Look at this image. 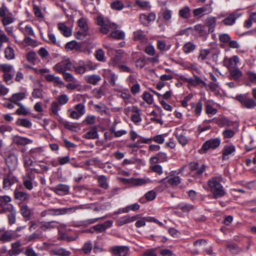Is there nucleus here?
Returning a JSON list of instances; mask_svg holds the SVG:
<instances>
[{
  "label": "nucleus",
  "mask_w": 256,
  "mask_h": 256,
  "mask_svg": "<svg viewBox=\"0 0 256 256\" xmlns=\"http://www.w3.org/2000/svg\"><path fill=\"white\" fill-rule=\"evenodd\" d=\"M31 150H30L29 153H24L23 154L24 164L26 168L27 174L24 178V184L25 187L28 190L32 188V183L31 174H32V168L31 166L32 165V160H31Z\"/></svg>",
  "instance_id": "f257e3e1"
},
{
  "label": "nucleus",
  "mask_w": 256,
  "mask_h": 256,
  "mask_svg": "<svg viewBox=\"0 0 256 256\" xmlns=\"http://www.w3.org/2000/svg\"><path fill=\"white\" fill-rule=\"evenodd\" d=\"M111 8L114 10H120L124 8V4L120 0L114 2L111 4Z\"/></svg>",
  "instance_id": "bf43d9fd"
},
{
  "label": "nucleus",
  "mask_w": 256,
  "mask_h": 256,
  "mask_svg": "<svg viewBox=\"0 0 256 256\" xmlns=\"http://www.w3.org/2000/svg\"><path fill=\"white\" fill-rule=\"evenodd\" d=\"M33 12L38 21L41 22L44 20V15L42 10L38 6L33 5Z\"/></svg>",
  "instance_id": "473e14b6"
},
{
  "label": "nucleus",
  "mask_w": 256,
  "mask_h": 256,
  "mask_svg": "<svg viewBox=\"0 0 256 256\" xmlns=\"http://www.w3.org/2000/svg\"><path fill=\"white\" fill-rule=\"evenodd\" d=\"M238 62L239 58L237 56H234L230 58L226 57L224 60V65L228 68V70L237 68Z\"/></svg>",
  "instance_id": "9d476101"
},
{
  "label": "nucleus",
  "mask_w": 256,
  "mask_h": 256,
  "mask_svg": "<svg viewBox=\"0 0 256 256\" xmlns=\"http://www.w3.org/2000/svg\"><path fill=\"white\" fill-rule=\"evenodd\" d=\"M73 68L74 64L69 59H66L56 64L54 67V70L57 72L62 74L66 70H72Z\"/></svg>",
  "instance_id": "423d86ee"
},
{
  "label": "nucleus",
  "mask_w": 256,
  "mask_h": 256,
  "mask_svg": "<svg viewBox=\"0 0 256 256\" xmlns=\"http://www.w3.org/2000/svg\"><path fill=\"white\" fill-rule=\"evenodd\" d=\"M19 26L21 32L25 36L32 34V28L30 26L26 24L25 22H22Z\"/></svg>",
  "instance_id": "7c9ffc66"
},
{
  "label": "nucleus",
  "mask_w": 256,
  "mask_h": 256,
  "mask_svg": "<svg viewBox=\"0 0 256 256\" xmlns=\"http://www.w3.org/2000/svg\"><path fill=\"white\" fill-rule=\"evenodd\" d=\"M82 46V44L78 42L76 40H72L68 42L65 46V48L67 50H76V51H80Z\"/></svg>",
  "instance_id": "412c9836"
},
{
  "label": "nucleus",
  "mask_w": 256,
  "mask_h": 256,
  "mask_svg": "<svg viewBox=\"0 0 256 256\" xmlns=\"http://www.w3.org/2000/svg\"><path fill=\"white\" fill-rule=\"evenodd\" d=\"M13 142L18 145H26L31 142V140L24 137L14 136L12 138Z\"/></svg>",
  "instance_id": "5701e85b"
},
{
  "label": "nucleus",
  "mask_w": 256,
  "mask_h": 256,
  "mask_svg": "<svg viewBox=\"0 0 256 256\" xmlns=\"http://www.w3.org/2000/svg\"><path fill=\"white\" fill-rule=\"evenodd\" d=\"M143 256H157L156 249L152 248L146 250L142 254Z\"/></svg>",
  "instance_id": "774afa93"
},
{
  "label": "nucleus",
  "mask_w": 256,
  "mask_h": 256,
  "mask_svg": "<svg viewBox=\"0 0 256 256\" xmlns=\"http://www.w3.org/2000/svg\"><path fill=\"white\" fill-rule=\"evenodd\" d=\"M129 250V248L127 246H114L110 248L109 252L113 256H126Z\"/></svg>",
  "instance_id": "0eeeda50"
},
{
  "label": "nucleus",
  "mask_w": 256,
  "mask_h": 256,
  "mask_svg": "<svg viewBox=\"0 0 256 256\" xmlns=\"http://www.w3.org/2000/svg\"><path fill=\"white\" fill-rule=\"evenodd\" d=\"M97 24L100 26V31L103 34H107L110 29L116 30L117 25L115 24H111L108 21L105 20L102 16L97 17Z\"/></svg>",
  "instance_id": "7ed1b4c3"
},
{
  "label": "nucleus",
  "mask_w": 256,
  "mask_h": 256,
  "mask_svg": "<svg viewBox=\"0 0 256 256\" xmlns=\"http://www.w3.org/2000/svg\"><path fill=\"white\" fill-rule=\"evenodd\" d=\"M51 110L52 112L55 114H58V111L60 110L59 104L57 102H53L51 104Z\"/></svg>",
  "instance_id": "338daca9"
},
{
  "label": "nucleus",
  "mask_w": 256,
  "mask_h": 256,
  "mask_svg": "<svg viewBox=\"0 0 256 256\" xmlns=\"http://www.w3.org/2000/svg\"><path fill=\"white\" fill-rule=\"evenodd\" d=\"M5 58L8 60H12L14 58L15 54L14 50L11 46H8L4 50Z\"/></svg>",
  "instance_id": "f704fd0d"
},
{
  "label": "nucleus",
  "mask_w": 256,
  "mask_h": 256,
  "mask_svg": "<svg viewBox=\"0 0 256 256\" xmlns=\"http://www.w3.org/2000/svg\"><path fill=\"white\" fill-rule=\"evenodd\" d=\"M196 47V45L193 42H187L184 45L182 50L185 54H190L194 52Z\"/></svg>",
  "instance_id": "c756f323"
},
{
  "label": "nucleus",
  "mask_w": 256,
  "mask_h": 256,
  "mask_svg": "<svg viewBox=\"0 0 256 256\" xmlns=\"http://www.w3.org/2000/svg\"><path fill=\"white\" fill-rule=\"evenodd\" d=\"M130 82L131 83L134 84L130 88L131 92L133 94H136L140 92V84L137 82L136 80L133 77L130 76Z\"/></svg>",
  "instance_id": "2f4dec72"
},
{
  "label": "nucleus",
  "mask_w": 256,
  "mask_h": 256,
  "mask_svg": "<svg viewBox=\"0 0 256 256\" xmlns=\"http://www.w3.org/2000/svg\"><path fill=\"white\" fill-rule=\"evenodd\" d=\"M92 248V242L90 241H88L84 244L82 248V250L84 254H88L91 252Z\"/></svg>",
  "instance_id": "a18cd8bd"
},
{
  "label": "nucleus",
  "mask_w": 256,
  "mask_h": 256,
  "mask_svg": "<svg viewBox=\"0 0 256 256\" xmlns=\"http://www.w3.org/2000/svg\"><path fill=\"white\" fill-rule=\"evenodd\" d=\"M78 25L82 30L88 31V26L86 18H82L79 19L78 20Z\"/></svg>",
  "instance_id": "864d4df0"
},
{
  "label": "nucleus",
  "mask_w": 256,
  "mask_h": 256,
  "mask_svg": "<svg viewBox=\"0 0 256 256\" xmlns=\"http://www.w3.org/2000/svg\"><path fill=\"white\" fill-rule=\"evenodd\" d=\"M134 40L142 42L147 40L146 35L144 34V32L140 30H138L134 32Z\"/></svg>",
  "instance_id": "a878e982"
},
{
  "label": "nucleus",
  "mask_w": 256,
  "mask_h": 256,
  "mask_svg": "<svg viewBox=\"0 0 256 256\" xmlns=\"http://www.w3.org/2000/svg\"><path fill=\"white\" fill-rule=\"evenodd\" d=\"M24 94L22 92L16 93L12 94L9 98V100L17 105H20V101L24 99Z\"/></svg>",
  "instance_id": "c85d7f7f"
},
{
  "label": "nucleus",
  "mask_w": 256,
  "mask_h": 256,
  "mask_svg": "<svg viewBox=\"0 0 256 256\" xmlns=\"http://www.w3.org/2000/svg\"><path fill=\"white\" fill-rule=\"evenodd\" d=\"M46 80L48 82H54L56 84H62V81L58 77L55 76L54 74H48L45 76Z\"/></svg>",
  "instance_id": "79ce46f5"
},
{
  "label": "nucleus",
  "mask_w": 256,
  "mask_h": 256,
  "mask_svg": "<svg viewBox=\"0 0 256 256\" xmlns=\"http://www.w3.org/2000/svg\"><path fill=\"white\" fill-rule=\"evenodd\" d=\"M140 218L139 215L130 216H125L117 220V224L118 226H121L124 224L133 222Z\"/></svg>",
  "instance_id": "4468645a"
},
{
  "label": "nucleus",
  "mask_w": 256,
  "mask_h": 256,
  "mask_svg": "<svg viewBox=\"0 0 256 256\" xmlns=\"http://www.w3.org/2000/svg\"><path fill=\"white\" fill-rule=\"evenodd\" d=\"M201 78L197 75H194L193 78H190V84L192 86H196L200 84Z\"/></svg>",
  "instance_id": "052dcab7"
},
{
  "label": "nucleus",
  "mask_w": 256,
  "mask_h": 256,
  "mask_svg": "<svg viewBox=\"0 0 256 256\" xmlns=\"http://www.w3.org/2000/svg\"><path fill=\"white\" fill-rule=\"evenodd\" d=\"M75 110L78 112L82 116L84 114L85 112L84 106L82 104H78L74 107Z\"/></svg>",
  "instance_id": "69168bd1"
},
{
  "label": "nucleus",
  "mask_w": 256,
  "mask_h": 256,
  "mask_svg": "<svg viewBox=\"0 0 256 256\" xmlns=\"http://www.w3.org/2000/svg\"><path fill=\"white\" fill-rule=\"evenodd\" d=\"M85 80L88 83L96 85L101 80V78L98 74H92L86 76Z\"/></svg>",
  "instance_id": "393cba45"
},
{
  "label": "nucleus",
  "mask_w": 256,
  "mask_h": 256,
  "mask_svg": "<svg viewBox=\"0 0 256 256\" xmlns=\"http://www.w3.org/2000/svg\"><path fill=\"white\" fill-rule=\"evenodd\" d=\"M113 221L107 220L104 223L94 226L90 229V232L92 233L96 232L97 233H102L104 232L107 228L112 226Z\"/></svg>",
  "instance_id": "1a4fd4ad"
},
{
  "label": "nucleus",
  "mask_w": 256,
  "mask_h": 256,
  "mask_svg": "<svg viewBox=\"0 0 256 256\" xmlns=\"http://www.w3.org/2000/svg\"><path fill=\"white\" fill-rule=\"evenodd\" d=\"M228 78L230 80H238L242 76V72L237 67L229 70Z\"/></svg>",
  "instance_id": "f3484780"
},
{
  "label": "nucleus",
  "mask_w": 256,
  "mask_h": 256,
  "mask_svg": "<svg viewBox=\"0 0 256 256\" xmlns=\"http://www.w3.org/2000/svg\"><path fill=\"white\" fill-rule=\"evenodd\" d=\"M11 201V198L10 196H0V206L4 208H8V205H10L8 204Z\"/></svg>",
  "instance_id": "37998d69"
},
{
  "label": "nucleus",
  "mask_w": 256,
  "mask_h": 256,
  "mask_svg": "<svg viewBox=\"0 0 256 256\" xmlns=\"http://www.w3.org/2000/svg\"><path fill=\"white\" fill-rule=\"evenodd\" d=\"M20 44L24 48H26L32 45V39L28 36H26L24 40L20 42Z\"/></svg>",
  "instance_id": "8fccbe9b"
},
{
  "label": "nucleus",
  "mask_w": 256,
  "mask_h": 256,
  "mask_svg": "<svg viewBox=\"0 0 256 256\" xmlns=\"http://www.w3.org/2000/svg\"><path fill=\"white\" fill-rule=\"evenodd\" d=\"M5 162L10 171L14 170L17 166V158L16 156L13 154H9L7 156L6 158H5Z\"/></svg>",
  "instance_id": "9b49d317"
},
{
  "label": "nucleus",
  "mask_w": 256,
  "mask_h": 256,
  "mask_svg": "<svg viewBox=\"0 0 256 256\" xmlns=\"http://www.w3.org/2000/svg\"><path fill=\"white\" fill-rule=\"evenodd\" d=\"M57 222H46L44 224H43L42 226L43 230H50L53 228L57 226Z\"/></svg>",
  "instance_id": "e2e57ef3"
},
{
  "label": "nucleus",
  "mask_w": 256,
  "mask_h": 256,
  "mask_svg": "<svg viewBox=\"0 0 256 256\" xmlns=\"http://www.w3.org/2000/svg\"><path fill=\"white\" fill-rule=\"evenodd\" d=\"M104 76L106 78L112 86H116V80L117 76L110 70H106L104 73Z\"/></svg>",
  "instance_id": "dca6fc26"
},
{
  "label": "nucleus",
  "mask_w": 256,
  "mask_h": 256,
  "mask_svg": "<svg viewBox=\"0 0 256 256\" xmlns=\"http://www.w3.org/2000/svg\"><path fill=\"white\" fill-rule=\"evenodd\" d=\"M52 254L58 256H70L71 252L62 248H56L51 250Z\"/></svg>",
  "instance_id": "4be33fe9"
},
{
  "label": "nucleus",
  "mask_w": 256,
  "mask_h": 256,
  "mask_svg": "<svg viewBox=\"0 0 256 256\" xmlns=\"http://www.w3.org/2000/svg\"><path fill=\"white\" fill-rule=\"evenodd\" d=\"M73 69L76 74H84L86 70L82 62H80L78 66H74Z\"/></svg>",
  "instance_id": "a19ab883"
},
{
  "label": "nucleus",
  "mask_w": 256,
  "mask_h": 256,
  "mask_svg": "<svg viewBox=\"0 0 256 256\" xmlns=\"http://www.w3.org/2000/svg\"><path fill=\"white\" fill-rule=\"evenodd\" d=\"M26 60L30 63V64H28L25 61H23V65L24 66L29 69L32 68V66L30 64H32V52H29L26 56Z\"/></svg>",
  "instance_id": "de8ad7c7"
},
{
  "label": "nucleus",
  "mask_w": 256,
  "mask_h": 256,
  "mask_svg": "<svg viewBox=\"0 0 256 256\" xmlns=\"http://www.w3.org/2000/svg\"><path fill=\"white\" fill-rule=\"evenodd\" d=\"M194 30L202 35H204L206 33L205 26L201 24H196L194 26Z\"/></svg>",
  "instance_id": "6e6d98bb"
},
{
  "label": "nucleus",
  "mask_w": 256,
  "mask_h": 256,
  "mask_svg": "<svg viewBox=\"0 0 256 256\" xmlns=\"http://www.w3.org/2000/svg\"><path fill=\"white\" fill-rule=\"evenodd\" d=\"M11 245L12 248L8 251L10 256H16L20 253V246L21 244L20 242L18 241L16 242L12 243Z\"/></svg>",
  "instance_id": "6ab92c4d"
},
{
  "label": "nucleus",
  "mask_w": 256,
  "mask_h": 256,
  "mask_svg": "<svg viewBox=\"0 0 256 256\" xmlns=\"http://www.w3.org/2000/svg\"><path fill=\"white\" fill-rule=\"evenodd\" d=\"M122 181L130 186H142L150 182V180L148 178H122Z\"/></svg>",
  "instance_id": "6e6552de"
},
{
  "label": "nucleus",
  "mask_w": 256,
  "mask_h": 256,
  "mask_svg": "<svg viewBox=\"0 0 256 256\" xmlns=\"http://www.w3.org/2000/svg\"><path fill=\"white\" fill-rule=\"evenodd\" d=\"M220 144V140L219 138H211L206 140L203 144L199 150L200 154H204L210 149L214 150L218 148Z\"/></svg>",
  "instance_id": "39448f33"
},
{
  "label": "nucleus",
  "mask_w": 256,
  "mask_h": 256,
  "mask_svg": "<svg viewBox=\"0 0 256 256\" xmlns=\"http://www.w3.org/2000/svg\"><path fill=\"white\" fill-rule=\"evenodd\" d=\"M0 68L4 74H15L14 66L12 65L2 64L0 66Z\"/></svg>",
  "instance_id": "4c0bfd02"
},
{
  "label": "nucleus",
  "mask_w": 256,
  "mask_h": 256,
  "mask_svg": "<svg viewBox=\"0 0 256 256\" xmlns=\"http://www.w3.org/2000/svg\"><path fill=\"white\" fill-rule=\"evenodd\" d=\"M123 52V50H117L114 56L110 60V64L113 66H115L119 64L122 58Z\"/></svg>",
  "instance_id": "cd10ccee"
},
{
  "label": "nucleus",
  "mask_w": 256,
  "mask_h": 256,
  "mask_svg": "<svg viewBox=\"0 0 256 256\" xmlns=\"http://www.w3.org/2000/svg\"><path fill=\"white\" fill-rule=\"evenodd\" d=\"M222 178L220 176L213 177L208 182V186L212 192H224V189L222 184Z\"/></svg>",
  "instance_id": "20e7f679"
},
{
  "label": "nucleus",
  "mask_w": 256,
  "mask_h": 256,
  "mask_svg": "<svg viewBox=\"0 0 256 256\" xmlns=\"http://www.w3.org/2000/svg\"><path fill=\"white\" fill-rule=\"evenodd\" d=\"M216 23V18L214 16H210L205 20V27L208 28V33H212L214 32Z\"/></svg>",
  "instance_id": "ddd939ff"
},
{
  "label": "nucleus",
  "mask_w": 256,
  "mask_h": 256,
  "mask_svg": "<svg viewBox=\"0 0 256 256\" xmlns=\"http://www.w3.org/2000/svg\"><path fill=\"white\" fill-rule=\"evenodd\" d=\"M175 136L180 144L184 146L187 144V139L185 136L182 134H178V132L175 134Z\"/></svg>",
  "instance_id": "680f3d73"
},
{
  "label": "nucleus",
  "mask_w": 256,
  "mask_h": 256,
  "mask_svg": "<svg viewBox=\"0 0 256 256\" xmlns=\"http://www.w3.org/2000/svg\"><path fill=\"white\" fill-rule=\"evenodd\" d=\"M252 94L254 100L249 97L248 94H240L236 96V100L238 101L242 106L248 109L254 108L256 106V88L252 90Z\"/></svg>",
  "instance_id": "f03ea898"
},
{
  "label": "nucleus",
  "mask_w": 256,
  "mask_h": 256,
  "mask_svg": "<svg viewBox=\"0 0 256 256\" xmlns=\"http://www.w3.org/2000/svg\"><path fill=\"white\" fill-rule=\"evenodd\" d=\"M84 138L86 139H96L98 138V134L96 127H93L86 134Z\"/></svg>",
  "instance_id": "72a5a7b5"
},
{
  "label": "nucleus",
  "mask_w": 256,
  "mask_h": 256,
  "mask_svg": "<svg viewBox=\"0 0 256 256\" xmlns=\"http://www.w3.org/2000/svg\"><path fill=\"white\" fill-rule=\"evenodd\" d=\"M168 179L166 182L172 186H176L180 182V179L178 176H174L170 178H166L164 180Z\"/></svg>",
  "instance_id": "58836bf2"
},
{
  "label": "nucleus",
  "mask_w": 256,
  "mask_h": 256,
  "mask_svg": "<svg viewBox=\"0 0 256 256\" xmlns=\"http://www.w3.org/2000/svg\"><path fill=\"white\" fill-rule=\"evenodd\" d=\"M95 56L97 60L100 62H105L104 52L102 49H98L96 50Z\"/></svg>",
  "instance_id": "09e8293b"
},
{
  "label": "nucleus",
  "mask_w": 256,
  "mask_h": 256,
  "mask_svg": "<svg viewBox=\"0 0 256 256\" xmlns=\"http://www.w3.org/2000/svg\"><path fill=\"white\" fill-rule=\"evenodd\" d=\"M12 238V235L10 232H6L0 236V242H10Z\"/></svg>",
  "instance_id": "c03bdc74"
},
{
  "label": "nucleus",
  "mask_w": 256,
  "mask_h": 256,
  "mask_svg": "<svg viewBox=\"0 0 256 256\" xmlns=\"http://www.w3.org/2000/svg\"><path fill=\"white\" fill-rule=\"evenodd\" d=\"M58 28L61 33L66 37H69L72 34L71 29L66 26L64 24H59Z\"/></svg>",
  "instance_id": "bb28decb"
},
{
  "label": "nucleus",
  "mask_w": 256,
  "mask_h": 256,
  "mask_svg": "<svg viewBox=\"0 0 256 256\" xmlns=\"http://www.w3.org/2000/svg\"><path fill=\"white\" fill-rule=\"evenodd\" d=\"M188 168L190 170L195 172L198 175L202 174L206 170V166L204 164L200 166L197 162H190L188 164Z\"/></svg>",
  "instance_id": "f8f14e48"
},
{
  "label": "nucleus",
  "mask_w": 256,
  "mask_h": 256,
  "mask_svg": "<svg viewBox=\"0 0 256 256\" xmlns=\"http://www.w3.org/2000/svg\"><path fill=\"white\" fill-rule=\"evenodd\" d=\"M16 181V178H12L10 176H8L4 179L3 186L4 188L9 187Z\"/></svg>",
  "instance_id": "e433bc0d"
},
{
  "label": "nucleus",
  "mask_w": 256,
  "mask_h": 256,
  "mask_svg": "<svg viewBox=\"0 0 256 256\" xmlns=\"http://www.w3.org/2000/svg\"><path fill=\"white\" fill-rule=\"evenodd\" d=\"M178 208L184 212H187L194 209V206L190 204H179Z\"/></svg>",
  "instance_id": "13d9d810"
},
{
  "label": "nucleus",
  "mask_w": 256,
  "mask_h": 256,
  "mask_svg": "<svg viewBox=\"0 0 256 256\" xmlns=\"http://www.w3.org/2000/svg\"><path fill=\"white\" fill-rule=\"evenodd\" d=\"M98 182L100 186L104 188H108V184L107 182V178L104 176H100L98 178Z\"/></svg>",
  "instance_id": "4d7b16f0"
},
{
  "label": "nucleus",
  "mask_w": 256,
  "mask_h": 256,
  "mask_svg": "<svg viewBox=\"0 0 256 256\" xmlns=\"http://www.w3.org/2000/svg\"><path fill=\"white\" fill-rule=\"evenodd\" d=\"M210 51L211 49H204L200 50L198 58L201 60H204L206 59L207 56L210 54Z\"/></svg>",
  "instance_id": "5fc2aeb1"
},
{
  "label": "nucleus",
  "mask_w": 256,
  "mask_h": 256,
  "mask_svg": "<svg viewBox=\"0 0 256 256\" xmlns=\"http://www.w3.org/2000/svg\"><path fill=\"white\" fill-rule=\"evenodd\" d=\"M16 124L18 126L25 128H30L31 126L30 122L26 118L18 120L16 121Z\"/></svg>",
  "instance_id": "603ef678"
},
{
  "label": "nucleus",
  "mask_w": 256,
  "mask_h": 256,
  "mask_svg": "<svg viewBox=\"0 0 256 256\" xmlns=\"http://www.w3.org/2000/svg\"><path fill=\"white\" fill-rule=\"evenodd\" d=\"M110 36L117 40H123L124 38V32L119 30H115L112 31L110 34Z\"/></svg>",
  "instance_id": "ea45409f"
},
{
  "label": "nucleus",
  "mask_w": 256,
  "mask_h": 256,
  "mask_svg": "<svg viewBox=\"0 0 256 256\" xmlns=\"http://www.w3.org/2000/svg\"><path fill=\"white\" fill-rule=\"evenodd\" d=\"M235 146L234 145L225 146L222 150V159L223 160L228 159V156L234 153L235 152Z\"/></svg>",
  "instance_id": "a211bd4d"
},
{
  "label": "nucleus",
  "mask_w": 256,
  "mask_h": 256,
  "mask_svg": "<svg viewBox=\"0 0 256 256\" xmlns=\"http://www.w3.org/2000/svg\"><path fill=\"white\" fill-rule=\"evenodd\" d=\"M156 197V193H146L144 197L140 198L139 202L142 204H144L146 201H151L154 200Z\"/></svg>",
  "instance_id": "c9c22d12"
},
{
  "label": "nucleus",
  "mask_w": 256,
  "mask_h": 256,
  "mask_svg": "<svg viewBox=\"0 0 256 256\" xmlns=\"http://www.w3.org/2000/svg\"><path fill=\"white\" fill-rule=\"evenodd\" d=\"M2 212H9L10 213L8 214V218L9 223L12 224L15 222L16 212L14 210V208L12 205H8V208H4L2 209Z\"/></svg>",
  "instance_id": "aec40b11"
},
{
  "label": "nucleus",
  "mask_w": 256,
  "mask_h": 256,
  "mask_svg": "<svg viewBox=\"0 0 256 256\" xmlns=\"http://www.w3.org/2000/svg\"><path fill=\"white\" fill-rule=\"evenodd\" d=\"M143 99L148 104H152L153 102V96L148 92L143 94Z\"/></svg>",
  "instance_id": "0e129e2a"
},
{
  "label": "nucleus",
  "mask_w": 256,
  "mask_h": 256,
  "mask_svg": "<svg viewBox=\"0 0 256 256\" xmlns=\"http://www.w3.org/2000/svg\"><path fill=\"white\" fill-rule=\"evenodd\" d=\"M190 8L188 6H185L178 11L179 16L184 19H188L190 16Z\"/></svg>",
  "instance_id": "b1692460"
},
{
  "label": "nucleus",
  "mask_w": 256,
  "mask_h": 256,
  "mask_svg": "<svg viewBox=\"0 0 256 256\" xmlns=\"http://www.w3.org/2000/svg\"><path fill=\"white\" fill-rule=\"evenodd\" d=\"M192 107H195L194 112L197 116H199L202 110V104L200 100H199L198 102L196 104L194 103L191 104Z\"/></svg>",
  "instance_id": "3c124183"
},
{
  "label": "nucleus",
  "mask_w": 256,
  "mask_h": 256,
  "mask_svg": "<svg viewBox=\"0 0 256 256\" xmlns=\"http://www.w3.org/2000/svg\"><path fill=\"white\" fill-rule=\"evenodd\" d=\"M140 208V205L137 203H135L124 208L122 210V212L126 213L130 210L136 211L139 210Z\"/></svg>",
  "instance_id": "49530a36"
},
{
  "label": "nucleus",
  "mask_w": 256,
  "mask_h": 256,
  "mask_svg": "<svg viewBox=\"0 0 256 256\" xmlns=\"http://www.w3.org/2000/svg\"><path fill=\"white\" fill-rule=\"evenodd\" d=\"M241 16V14L236 12H234L230 14L226 18L223 20L222 22L226 26H230L233 24L236 20Z\"/></svg>",
  "instance_id": "2eb2a0df"
}]
</instances>
